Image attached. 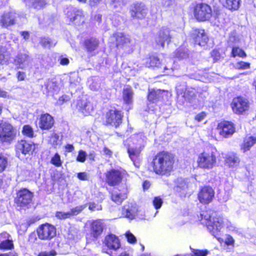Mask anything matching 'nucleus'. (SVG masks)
<instances>
[{
	"mask_svg": "<svg viewBox=\"0 0 256 256\" xmlns=\"http://www.w3.org/2000/svg\"><path fill=\"white\" fill-rule=\"evenodd\" d=\"M58 60L60 62V64L63 66L68 65L70 62L68 58H64L62 56H60Z\"/></svg>",
	"mask_w": 256,
	"mask_h": 256,
	"instance_id": "60",
	"label": "nucleus"
},
{
	"mask_svg": "<svg viewBox=\"0 0 256 256\" xmlns=\"http://www.w3.org/2000/svg\"><path fill=\"white\" fill-rule=\"evenodd\" d=\"M41 44L45 48H50L54 46L56 44V42H53L50 38H44L40 41Z\"/></svg>",
	"mask_w": 256,
	"mask_h": 256,
	"instance_id": "46",
	"label": "nucleus"
},
{
	"mask_svg": "<svg viewBox=\"0 0 256 256\" xmlns=\"http://www.w3.org/2000/svg\"><path fill=\"white\" fill-rule=\"evenodd\" d=\"M124 117L122 110L114 108L108 110L102 118V124L108 128H118L122 124Z\"/></svg>",
	"mask_w": 256,
	"mask_h": 256,
	"instance_id": "6",
	"label": "nucleus"
},
{
	"mask_svg": "<svg viewBox=\"0 0 256 256\" xmlns=\"http://www.w3.org/2000/svg\"><path fill=\"white\" fill-rule=\"evenodd\" d=\"M230 106L233 112L237 115L244 114L250 107L249 100L241 96L234 98Z\"/></svg>",
	"mask_w": 256,
	"mask_h": 256,
	"instance_id": "8",
	"label": "nucleus"
},
{
	"mask_svg": "<svg viewBox=\"0 0 256 256\" xmlns=\"http://www.w3.org/2000/svg\"><path fill=\"white\" fill-rule=\"evenodd\" d=\"M10 237V235L6 232L0 233V250H9L14 248V242Z\"/></svg>",
	"mask_w": 256,
	"mask_h": 256,
	"instance_id": "25",
	"label": "nucleus"
},
{
	"mask_svg": "<svg viewBox=\"0 0 256 256\" xmlns=\"http://www.w3.org/2000/svg\"><path fill=\"white\" fill-rule=\"evenodd\" d=\"M98 44V40L94 38H90L85 41V46L88 52H92L96 50Z\"/></svg>",
	"mask_w": 256,
	"mask_h": 256,
	"instance_id": "35",
	"label": "nucleus"
},
{
	"mask_svg": "<svg viewBox=\"0 0 256 256\" xmlns=\"http://www.w3.org/2000/svg\"><path fill=\"white\" fill-rule=\"evenodd\" d=\"M50 162L56 167H60L62 164V161L61 160L60 156L58 152L55 153L52 157Z\"/></svg>",
	"mask_w": 256,
	"mask_h": 256,
	"instance_id": "41",
	"label": "nucleus"
},
{
	"mask_svg": "<svg viewBox=\"0 0 256 256\" xmlns=\"http://www.w3.org/2000/svg\"><path fill=\"white\" fill-rule=\"evenodd\" d=\"M170 30L168 28L160 30L156 38V42L158 45L164 46V42L168 43L170 40Z\"/></svg>",
	"mask_w": 256,
	"mask_h": 256,
	"instance_id": "28",
	"label": "nucleus"
},
{
	"mask_svg": "<svg viewBox=\"0 0 256 256\" xmlns=\"http://www.w3.org/2000/svg\"><path fill=\"white\" fill-rule=\"evenodd\" d=\"M18 14L14 11L4 12L0 19V24L2 26L8 28L16 23Z\"/></svg>",
	"mask_w": 256,
	"mask_h": 256,
	"instance_id": "23",
	"label": "nucleus"
},
{
	"mask_svg": "<svg viewBox=\"0 0 256 256\" xmlns=\"http://www.w3.org/2000/svg\"><path fill=\"white\" fill-rule=\"evenodd\" d=\"M207 116V113L205 112H201L196 114L194 118V120L197 122H201L204 120Z\"/></svg>",
	"mask_w": 256,
	"mask_h": 256,
	"instance_id": "53",
	"label": "nucleus"
},
{
	"mask_svg": "<svg viewBox=\"0 0 256 256\" xmlns=\"http://www.w3.org/2000/svg\"><path fill=\"white\" fill-rule=\"evenodd\" d=\"M256 144V136H246L243 140L242 143L240 146V150L243 152H246Z\"/></svg>",
	"mask_w": 256,
	"mask_h": 256,
	"instance_id": "30",
	"label": "nucleus"
},
{
	"mask_svg": "<svg viewBox=\"0 0 256 256\" xmlns=\"http://www.w3.org/2000/svg\"><path fill=\"white\" fill-rule=\"evenodd\" d=\"M176 156L167 150H160L156 153L150 163L151 171L160 176H170L174 170Z\"/></svg>",
	"mask_w": 256,
	"mask_h": 256,
	"instance_id": "2",
	"label": "nucleus"
},
{
	"mask_svg": "<svg viewBox=\"0 0 256 256\" xmlns=\"http://www.w3.org/2000/svg\"><path fill=\"white\" fill-rule=\"evenodd\" d=\"M16 128L8 122L0 123V143L10 144L16 138Z\"/></svg>",
	"mask_w": 256,
	"mask_h": 256,
	"instance_id": "7",
	"label": "nucleus"
},
{
	"mask_svg": "<svg viewBox=\"0 0 256 256\" xmlns=\"http://www.w3.org/2000/svg\"><path fill=\"white\" fill-rule=\"evenodd\" d=\"M240 162L238 155L234 152L227 154L224 158V165L232 169L236 170L239 168Z\"/></svg>",
	"mask_w": 256,
	"mask_h": 256,
	"instance_id": "21",
	"label": "nucleus"
},
{
	"mask_svg": "<svg viewBox=\"0 0 256 256\" xmlns=\"http://www.w3.org/2000/svg\"><path fill=\"white\" fill-rule=\"evenodd\" d=\"M130 12L132 18L142 19L146 16L148 10L144 4L136 3L131 6Z\"/></svg>",
	"mask_w": 256,
	"mask_h": 256,
	"instance_id": "24",
	"label": "nucleus"
},
{
	"mask_svg": "<svg viewBox=\"0 0 256 256\" xmlns=\"http://www.w3.org/2000/svg\"><path fill=\"white\" fill-rule=\"evenodd\" d=\"M234 240L233 238L231 236L228 235L225 241L226 244L227 246H232L234 245Z\"/></svg>",
	"mask_w": 256,
	"mask_h": 256,
	"instance_id": "61",
	"label": "nucleus"
},
{
	"mask_svg": "<svg viewBox=\"0 0 256 256\" xmlns=\"http://www.w3.org/2000/svg\"><path fill=\"white\" fill-rule=\"evenodd\" d=\"M164 91L160 90H149L147 95V100L150 104H156L164 100Z\"/></svg>",
	"mask_w": 256,
	"mask_h": 256,
	"instance_id": "27",
	"label": "nucleus"
},
{
	"mask_svg": "<svg viewBox=\"0 0 256 256\" xmlns=\"http://www.w3.org/2000/svg\"><path fill=\"white\" fill-rule=\"evenodd\" d=\"M163 203L162 199L160 198V196H155L154 198L152 204L154 208L156 209L160 208Z\"/></svg>",
	"mask_w": 256,
	"mask_h": 256,
	"instance_id": "51",
	"label": "nucleus"
},
{
	"mask_svg": "<svg viewBox=\"0 0 256 256\" xmlns=\"http://www.w3.org/2000/svg\"><path fill=\"white\" fill-rule=\"evenodd\" d=\"M86 156L87 154L86 152L83 150H80L78 152V154L76 156V160L77 162L83 163L86 160Z\"/></svg>",
	"mask_w": 256,
	"mask_h": 256,
	"instance_id": "47",
	"label": "nucleus"
},
{
	"mask_svg": "<svg viewBox=\"0 0 256 256\" xmlns=\"http://www.w3.org/2000/svg\"><path fill=\"white\" fill-rule=\"evenodd\" d=\"M77 178L80 180H87L88 177L86 172H80L77 174Z\"/></svg>",
	"mask_w": 256,
	"mask_h": 256,
	"instance_id": "58",
	"label": "nucleus"
},
{
	"mask_svg": "<svg viewBox=\"0 0 256 256\" xmlns=\"http://www.w3.org/2000/svg\"><path fill=\"white\" fill-rule=\"evenodd\" d=\"M190 34L194 44L199 46H204L208 40V38L204 30L192 29Z\"/></svg>",
	"mask_w": 256,
	"mask_h": 256,
	"instance_id": "22",
	"label": "nucleus"
},
{
	"mask_svg": "<svg viewBox=\"0 0 256 256\" xmlns=\"http://www.w3.org/2000/svg\"><path fill=\"white\" fill-rule=\"evenodd\" d=\"M56 216L59 220H65L71 218L69 212H56Z\"/></svg>",
	"mask_w": 256,
	"mask_h": 256,
	"instance_id": "49",
	"label": "nucleus"
},
{
	"mask_svg": "<svg viewBox=\"0 0 256 256\" xmlns=\"http://www.w3.org/2000/svg\"><path fill=\"white\" fill-rule=\"evenodd\" d=\"M212 214L210 210L202 211L199 220L202 224L207 228L212 235L220 241V238L218 236L222 227L223 221L222 218L214 216Z\"/></svg>",
	"mask_w": 256,
	"mask_h": 256,
	"instance_id": "3",
	"label": "nucleus"
},
{
	"mask_svg": "<svg viewBox=\"0 0 256 256\" xmlns=\"http://www.w3.org/2000/svg\"><path fill=\"white\" fill-rule=\"evenodd\" d=\"M66 16L70 20L76 25L79 26L84 22V20L82 12L76 8H68Z\"/></svg>",
	"mask_w": 256,
	"mask_h": 256,
	"instance_id": "19",
	"label": "nucleus"
},
{
	"mask_svg": "<svg viewBox=\"0 0 256 256\" xmlns=\"http://www.w3.org/2000/svg\"><path fill=\"white\" fill-rule=\"evenodd\" d=\"M130 0H111L112 4L116 8L122 7L128 2Z\"/></svg>",
	"mask_w": 256,
	"mask_h": 256,
	"instance_id": "50",
	"label": "nucleus"
},
{
	"mask_svg": "<svg viewBox=\"0 0 256 256\" xmlns=\"http://www.w3.org/2000/svg\"><path fill=\"white\" fill-rule=\"evenodd\" d=\"M215 192L210 186H202L198 193V199L203 204H210L214 197Z\"/></svg>",
	"mask_w": 256,
	"mask_h": 256,
	"instance_id": "18",
	"label": "nucleus"
},
{
	"mask_svg": "<svg viewBox=\"0 0 256 256\" xmlns=\"http://www.w3.org/2000/svg\"><path fill=\"white\" fill-rule=\"evenodd\" d=\"M105 182L110 186H116L122 182L124 174L118 169L111 168L104 173Z\"/></svg>",
	"mask_w": 256,
	"mask_h": 256,
	"instance_id": "12",
	"label": "nucleus"
},
{
	"mask_svg": "<svg viewBox=\"0 0 256 256\" xmlns=\"http://www.w3.org/2000/svg\"><path fill=\"white\" fill-rule=\"evenodd\" d=\"M212 57L213 58L214 62H216L220 58V54L217 50H213L211 53Z\"/></svg>",
	"mask_w": 256,
	"mask_h": 256,
	"instance_id": "56",
	"label": "nucleus"
},
{
	"mask_svg": "<svg viewBox=\"0 0 256 256\" xmlns=\"http://www.w3.org/2000/svg\"><path fill=\"white\" fill-rule=\"evenodd\" d=\"M116 46L118 48L123 50L126 52L131 53L134 48L133 40L128 35L124 33L118 32L114 34Z\"/></svg>",
	"mask_w": 256,
	"mask_h": 256,
	"instance_id": "10",
	"label": "nucleus"
},
{
	"mask_svg": "<svg viewBox=\"0 0 256 256\" xmlns=\"http://www.w3.org/2000/svg\"><path fill=\"white\" fill-rule=\"evenodd\" d=\"M76 108L84 114H90L94 110L90 98L86 94L80 96L76 101Z\"/></svg>",
	"mask_w": 256,
	"mask_h": 256,
	"instance_id": "14",
	"label": "nucleus"
},
{
	"mask_svg": "<svg viewBox=\"0 0 256 256\" xmlns=\"http://www.w3.org/2000/svg\"><path fill=\"white\" fill-rule=\"evenodd\" d=\"M104 154L109 158L112 156V152L107 147H104L103 149Z\"/></svg>",
	"mask_w": 256,
	"mask_h": 256,
	"instance_id": "63",
	"label": "nucleus"
},
{
	"mask_svg": "<svg viewBox=\"0 0 256 256\" xmlns=\"http://www.w3.org/2000/svg\"><path fill=\"white\" fill-rule=\"evenodd\" d=\"M84 207L82 206H76L70 209L69 212L70 216H76L79 214L84 210Z\"/></svg>",
	"mask_w": 256,
	"mask_h": 256,
	"instance_id": "48",
	"label": "nucleus"
},
{
	"mask_svg": "<svg viewBox=\"0 0 256 256\" xmlns=\"http://www.w3.org/2000/svg\"><path fill=\"white\" fill-rule=\"evenodd\" d=\"M127 240L130 244L136 243V240L134 236L130 232H128L126 234Z\"/></svg>",
	"mask_w": 256,
	"mask_h": 256,
	"instance_id": "55",
	"label": "nucleus"
},
{
	"mask_svg": "<svg viewBox=\"0 0 256 256\" xmlns=\"http://www.w3.org/2000/svg\"><path fill=\"white\" fill-rule=\"evenodd\" d=\"M8 166V159L2 154L0 153V174L4 172Z\"/></svg>",
	"mask_w": 256,
	"mask_h": 256,
	"instance_id": "42",
	"label": "nucleus"
},
{
	"mask_svg": "<svg viewBox=\"0 0 256 256\" xmlns=\"http://www.w3.org/2000/svg\"><path fill=\"white\" fill-rule=\"evenodd\" d=\"M10 58V54L4 48L0 47V64H6Z\"/></svg>",
	"mask_w": 256,
	"mask_h": 256,
	"instance_id": "39",
	"label": "nucleus"
},
{
	"mask_svg": "<svg viewBox=\"0 0 256 256\" xmlns=\"http://www.w3.org/2000/svg\"><path fill=\"white\" fill-rule=\"evenodd\" d=\"M218 76H219L218 74H216L214 72L206 73V74L204 75V78H208L209 80H212L214 78L219 79L220 78L218 77Z\"/></svg>",
	"mask_w": 256,
	"mask_h": 256,
	"instance_id": "57",
	"label": "nucleus"
},
{
	"mask_svg": "<svg viewBox=\"0 0 256 256\" xmlns=\"http://www.w3.org/2000/svg\"><path fill=\"white\" fill-rule=\"evenodd\" d=\"M65 150L67 152H72L74 150V146L72 144H66L65 146Z\"/></svg>",
	"mask_w": 256,
	"mask_h": 256,
	"instance_id": "64",
	"label": "nucleus"
},
{
	"mask_svg": "<svg viewBox=\"0 0 256 256\" xmlns=\"http://www.w3.org/2000/svg\"><path fill=\"white\" fill-rule=\"evenodd\" d=\"M188 56L189 50L186 48H178L176 53V56L180 60L186 58Z\"/></svg>",
	"mask_w": 256,
	"mask_h": 256,
	"instance_id": "40",
	"label": "nucleus"
},
{
	"mask_svg": "<svg viewBox=\"0 0 256 256\" xmlns=\"http://www.w3.org/2000/svg\"><path fill=\"white\" fill-rule=\"evenodd\" d=\"M133 91L130 87L124 88L122 91V98L126 104H131L132 102Z\"/></svg>",
	"mask_w": 256,
	"mask_h": 256,
	"instance_id": "37",
	"label": "nucleus"
},
{
	"mask_svg": "<svg viewBox=\"0 0 256 256\" xmlns=\"http://www.w3.org/2000/svg\"><path fill=\"white\" fill-rule=\"evenodd\" d=\"M218 150L215 147L209 146L204 148L198 156L197 166L202 170H210L218 163Z\"/></svg>",
	"mask_w": 256,
	"mask_h": 256,
	"instance_id": "4",
	"label": "nucleus"
},
{
	"mask_svg": "<svg viewBox=\"0 0 256 256\" xmlns=\"http://www.w3.org/2000/svg\"><path fill=\"white\" fill-rule=\"evenodd\" d=\"M36 234L34 232H31L28 236V241L34 242L39 240L42 241L49 242L48 246L51 248L49 252L42 251L38 254V256H56L57 254L54 250L56 241L51 240L54 238L57 235V228L52 224L46 222L40 224L36 230Z\"/></svg>",
	"mask_w": 256,
	"mask_h": 256,
	"instance_id": "1",
	"label": "nucleus"
},
{
	"mask_svg": "<svg viewBox=\"0 0 256 256\" xmlns=\"http://www.w3.org/2000/svg\"><path fill=\"white\" fill-rule=\"evenodd\" d=\"M232 54L234 57L238 56L241 58H244L246 56L245 52L239 48L234 47L232 50Z\"/></svg>",
	"mask_w": 256,
	"mask_h": 256,
	"instance_id": "45",
	"label": "nucleus"
},
{
	"mask_svg": "<svg viewBox=\"0 0 256 256\" xmlns=\"http://www.w3.org/2000/svg\"><path fill=\"white\" fill-rule=\"evenodd\" d=\"M110 199L116 204L120 205L123 201L127 198L126 193L121 192L120 190L114 188L108 191Z\"/></svg>",
	"mask_w": 256,
	"mask_h": 256,
	"instance_id": "26",
	"label": "nucleus"
},
{
	"mask_svg": "<svg viewBox=\"0 0 256 256\" xmlns=\"http://www.w3.org/2000/svg\"><path fill=\"white\" fill-rule=\"evenodd\" d=\"M104 246L106 248V252L112 256V251H116L121 246L120 240L118 236L114 234L106 235L103 242Z\"/></svg>",
	"mask_w": 256,
	"mask_h": 256,
	"instance_id": "17",
	"label": "nucleus"
},
{
	"mask_svg": "<svg viewBox=\"0 0 256 256\" xmlns=\"http://www.w3.org/2000/svg\"><path fill=\"white\" fill-rule=\"evenodd\" d=\"M104 231V224L100 220H93L90 223L88 233L86 235L87 243L96 240Z\"/></svg>",
	"mask_w": 256,
	"mask_h": 256,
	"instance_id": "9",
	"label": "nucleus"
},
{
	"mask_svg": "<svg viewBox=\"0 0 256 256\" xmlns=\"http://www.w3.org/2000/svg\"><path fill=\"white\" fill-rule=\"evenodd\" d=\"M22 133L24 136L30 138L35 136L33 128L29 124H25L22 126Z\"/></svg>",
	"mask_w": 256,
	"mask_h": 256,
	"instance_id": "38",
	"label": "nucleus"
},
{
	"mask_svg": "<svg viewBox=\"0 0 256 256\" xmlns=\"http://www.w3.org/2000/svg\"><path fill=\"white\" fill-rule=\"evenodd\" d=\"M72 97V94L70 93L68 94H64L60 97H59L58 99L56 102V104L58 105L61 106L64 103L68 102L70 100L71 98Z\"/></svg>",
	"mask_w": 256,
	"mask_h": 256,
	"instance_id": "43",
	"label": "nucleus"
},
{
	"mask_svg": "<svg viewBox=\"0 0 256 256\" xmlns=\"http://www.w3.org/2000/svg\"><path fill=\"white\" fill-rule=\"evenodd\" d=\"M134 208L131 206L124 205L122 208V216L123 218H127L129 220H134L136 216Z\"/></svg>",
	"mask_w": 256,
	"mask_h": 256,
	"instance_id": "32",
	"label": "nucleus"
},
{
	"mask_svg": "<svg viewBox=\"0 0 256 256\" xmlns=\"http://www.w3.org/2000/svg\"><path fill=\"white\" fill-rule=\"evenodd\" d=\"M33 197V192L26 188H22L16 192L14 200L18 206L26 207L32 203Z\"/></svg>",
	"mask_w": 256,
	"mask_h": 256,
	"instance_id": "13",
	"label": "nucleus"
},
{
	"mask_svg": "<svg viewBox=\"0 0 256 256\" xmlns=\"http://www.w3.org/2000/svg\"><path fill=\"white\" fill-rule=\"evenodd\" d=\"M145 66L146 67H161V62L160 59L158 56H150L148 59L146 60L145 62Z\"/></svg>",
	"mask_w": 256,
	"mask_h": 256,
	"instance_id": "36",
	"label": "nucleus"
},
{
	"mask_svg": "<svg viewBox=\"0 0 256 256\" xmlns=\"http://www.w3.org/2000/svg\"><path fill=\"white\" fill-rule=\"evenodd\" d=\"M36 148V144L34 142L24 138L18 140L15 145L16 152L24 156L32 155Z\"/></svg>",
	"mask_w": 256,
	"mask_h": 256,
	"instance_id": "15",
	"label": "nucleus"
},
{
	"mask_svg": "<svg viewBox=\"0 0 256 256\" xmlns=\"http://www.w3.org/2000/svg\"><path fill=\"white\" fill-rule=\"evenodd\" d=\"M175 2L174 0H164L162 4L163 7L166 10H170L174 7Z\"/></svg>",
	"mask_w": 256,
	"mask_h": 256,
	"instance_id": "52",
	"label": "nucleus"
},
{
	"mask_svg": "<svg viewBox=\"0 0 256 256\" xmlns=\"http://www.w3.org/2000/svg\"><path fill=\"white\" fill-rule=\"evenodd\" d=\"M26 4L35 9L40 10L46 4V0H24Z\"/></svg>",
	"mask_w": 256,
	"mask_h": 256,
	"instance_id": "34",
	"label": "nucleus"
},
{
	"mask_svg": "<svg viewBox=\"0 0 256 256\" xmlns=\"http://www.w3.org/2000/svg\"><path fill=\"white\" fill-rule=\"evenodd\" d=\"M29 56L26 52H19L14 59V64L20 68H24L28 66Z\"/></svg>",
	"mask_w": 256,
	"mask_h": 256,
	"instance_id": "29",
	"label": "nucleus"
},
{
	"mask_svg": "<svg viewBox=\"0 0 256 256\" xmlns=\"http://www.w3.org/2000/svg\"><path fill=\"white\" fill-rule=\"evenodd\" d=\"M88 209L92 211H94L96 210H100L102 208H97V205L94 202H90L88 204Z\"/></svg>",
	"mask_w": 256,
	"mask_h": 256,
	"instance_id": "62",
	"label": "nucleus"
},
{
	"mask_svg": "<svg viewBox=\"0 0 256 256\" xmlns=\"http://www.w3.org/2000/svg\"><path fill=\"white\" fill-rule=\"evenodd\" d=\"M194 15L198 20L204 21L208 20L212 16L211 7L206 4H198L194 8Z\"/></svg>",
	"mask_w": 256,
	"mask_h": 256,
	"instance_id": "16",
	"label": "nucleus"
},
{
	"mask_svg": "<svg viewBox=\"0 0 256 256\" xmlns=\"http://www.w3.org/2000/svg\"><path fill=\"white\" fill-rule=\"evenodd\" d=\"M196 96L194 94L190 91H186L184 94L177 98V102L180 104H184L186 102L192 103L196 100Z\"/></svg>",
	"mask_w": 256,
	"mask_h": 256,
	"instance_id": "31",
	"label": "nucleus"
},
{
	"mask_svg": "<svg viewBox=\"0 0 256 256\" xmlns=\"http://www.w3.org/2000/svg\"><path fill=\"white\" fill-rule=\"evenodd\" d=\"M146 142L142 134H135L126 140L125 146L130 158L134 162L140 157L145 146Z\"/></svg>",
	"mask_w": 256,
	"mask_h": 256,
	"instance_id": "5",
	"label": "nucleus"
},
{
	"mask_svg": "<svg viewBox=\"0 0 256 256\" xmlns=\"http://www.w3.org/2000/svg\"><path fill=\"white\" fill-rule=\"evenodd\" d=\"M216 129L220 136L223 138H230L236 132V124L228 120H222L218 122Z\"/></svg>",
	"mask_w": 256,
	"mask_h": 256,
	"instance_id": "11",
	"label": "nucleus"
},
{
	"mask_svg": "<svg viewBox=\"0 0 256 256\" xmlns=\"http://www.w3.org/2000/svg\"><path fill=\"white\" fill-rule=\"evenodd\" d=\"M59 139V136L57 134L52 133L50 136V142L52 146H56Z\"/></svg>",
	"mask_w": 256,
	"mask_h": 256,
	"instance_id": "54",
	"label": "nucleus"
},
{
	"mask_svg": "<svg viewBox=\"0 0 256 256\" xmlns=\"http://www.w3.org/2000/svg\"><path fill=\"white\" fill-rule=\"evenodd\" d=\"M38 127L42 130H49L54 124V117L48 113L42 114L38 118Z\"/></svg>",
	"mask_w": 256,
	"mask_h": 256,
	"instance_id": "20",
	"label": "nucleus"
},
{
	"mask_svg": "<svg viewBox=\"0 0 256 256\" xmlns=\"http://www.w3.org/2000/svg\"><path fill=\"white\" fill-rule=\"evenodd\" d=\"M222 4L230 10H236L240 8V0H220Z\"/></svg>",
	"mask_w": 256,
	"mask_h": 256,
	"instance_id": "33",
	"label": "nucleus"
},
{
	"mask_svg": "<svg viewBox=\"0 0 256 256\" xmlns=\"http://www.w3.org/2000/svg\"><path fill=\"white\" fill-rule=\"evenodd\" d=\"M236 67L238 68L246 69L250 67V64L244 62H238Z\"/></svg>",
	"mask_w": 256,
	"mask_h": 256,
	"instance_id": "59",
	"label": "nucleus"
},
{
	"mask_svg": "<svg viewBox=\"0 0 256 256\" xmlns=\"http://www.w3.org/2000/svg\"><path fill=\"white\" fill-rule=\"evenodd\" d=\"M192 252L190 256H206L208 254V250H198L191 248Z\"/></svg>",
	"mask_w": 256,
	"mask_h": 256,
	"instance_id": "44",
	"label": "nucleus"
}]
</instances>
